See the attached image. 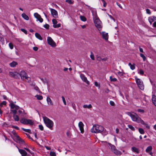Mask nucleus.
Returning a JSON list of instances; mask_svg holds the SVG:
<instances>
[{
	"label": "nucleus",
	"instance_id": "338daca9",
	"mask_svg": "<svg viewBox=\"0 0 156 156\" xmlns=\"http://www.w3.org/2000/svg\"><path fill=\"white\" fill-rule=\"evenodd\" d=\"M31 131L30 129H27V132L29 133H31Z\"/></svg>",
	"mask_w": 156,
	"mask_h": 156
},
{
	"label": "nucleus",
	"instance_id": "f8f14e48",
	"mask_svg": "<svg viewBox=\"0 0 156 156\" xmlns=\"http://www.w3.org/2000/svg\"><path fill=\"white\" fill-rule=\"evenodd\" d=\"M34 17L37 19V21H39L41 23H42L43 21V19L41 17V16L37 12L34 14Z\"/></svg>",
	"mask_w": 156,
	"mask_h": 156
},
{
	"label": "nucleus",
	"instance_id": "a211bd4d",
	"mask_svg": "<svg viewBox=\"0 0 156 156\" xmlns=\"http://www.w3.org/2000/svg\"><path fill=\"white\" fill-rule=\"evenodd\" d=\"M18 149L20 153L21 154L22 156H27V153L23 149H20L17 146H16Z\"/></svg>",
	"mask_w": 156,
	"mask_h": 156
},
{
	"label": "nucleus",
	"instance_id": "c03bdc74",
	"mask_svg": "<svg viewBox=\"0 0 156 156\" xmlns=\"http://www.w3.org/2000/svg\"><path fill=\"white\" fill-rule=\"evenodd\" d=\"M101 1H102V2L103 3V6L104 7H105L106 6V5H107L106 3L105 2V1L104 0H101Z\"/></svg>",
	"mask_w": 156,
	"mask_h": 156
},
{
	"label": "nucleus",
	"instance_id": "9d476101",
	"mask_svg": "<svg viewBox=\"0 0 156 156\" xmlns=\"http://www.w3.org/2000/svg\"><path fill=\"white\" fill-rule=\"evenodd\" d=\"M108 144L111 147V149L112 151L115 154L117 155L120 154H121V152L118 150H117L116 149L115 147L113 145H112L110 143H108Z\"/></svg>",
	"mask_w": 156,
	"mask_h": 156
},
{
	"label": "nucleus",
	"instance_id": "8fccbe9b",
	"mask_svg": "<svg viewBox=\"0 0 156 156\" xmlns=\"http://www.w3.org/2000/svg\"><path fill=\"white\" fill-rule=\"evenodd\" d=\"M138 112H140L141 113H144V111L143 109H139L137 110Z\"/></svg>",
	"mask_w": 156,
	"mask_h": 156
},
{
	"label": "nucleus",
	"instance_id": "de8ad7c7",
	"mask_svg": "<svg viewBox=\"0 0 156 156\" xmlns=\"http://www.w3.org/2000/svg\"><path fill=\"white\" fill-rule=\"evenodd\" d=\"M9 48H10V49H12L13 48V45L11 43H9Z\"/></svg>",
	"mask_w": 156,
	"mask_h": 156
},
{
	"label": "nucleus",
	"instance_id": "f704fd0d",
	"mask_svg": "<svg viewBox=\"0 0 156 156\" xmlns=\"http://www.w3.org/2000/svg\"><path fill=\"white\" fill-rule=\"evenodd\" d=\"M110 79L111 81L115 82L117 80L116 78H113L112 76H110Z\"/></svg>",
	"mask_w": 156,
	"mask_h": 156
},
{
	"label": "nucleus",
	"instance_id": "5701e85b",
	"mask_svg": "<svg viewBox=\"0 0 156 156\" xmlns=\"http://www.w3.org/2000/svg\"><path fill=\"white\" fill-rule=\"evenodd\" d=\"M131 150L133 151L135 153H139V149L136 147H132L131 148Z\"/></svg>",
	"mask_w": 156,
	"mask_h": 156
},
{
	"label": "nucleus",
	"instance_id": "e2e57ef3",
	"mask_svg": "<svg viewBox=\"0 0 156 156\" xmlns=\"http://www.w3.org/2000/svg\"><path fill=\"white\" fill-rule=\"evenodd\" d=\"M139 50H140V52H143V49L142 48H139Z\"/></svg>",
	"mask_w": 156,
	"mask_h": 156
},
{
	"label": "nucleus",
	"instance_id": "39448f33",
	"mask_svg": "<svg viewBox=\"0 0 156 156\" xmlns=\"http://www.w3.org/2000/svg\"><path fill=\"white\" fill-rule=\"evenodd\" d=\"M20 122L24 124H29L30 125H32L34 123V122L33 120L30 119H27L24 118H23L21 119L20 120Z\"/></svg>",
	"mask_w": 156,
	"mask_h": 156
},
{
	"label": "nucleus",
	"instance_id": "412c9836",
	"mask_svg": "<svg viewBox=\"0 0 156 156\" xmlns=\"http://www.w3.org/2000/svg\"><path fill=\"white\" fill-rule=\"evenodd\" d=\"M48 105H53V103L52 102L51 99L49 97H47L46 99Z\"/></svg>",
	"mask_w": 156,
	"mask_h": 156
},
{
	"label": "nucleus",
	"instance_id": "2eb2a0df",
	"mask_svg": "<svg viewBox=\"0 0 156 156\" xmlns=\"http://www.w3.org/2000/svg\"><path fill=\"white\" fill-rule=\"evenodd\" d=\"M52 22L53 24V27L55 28H58L61 27V24L58 23L57 24V21L56 19H53L52 20Z\"/></svg>",
	"mask_w": 156,
	"mask_h": 156
},
{
	"label": "nucleus",
	"instance_id": "7c9ffc66",
	"mask_svg": "<svg viewBox=\"0 0 156 156\" xmlns=\"http://www.w3.org/2000/svg\"><path fill=\"white\" fill-rule=\"evenodd\" d=\"M129 65L130 66V69L132 70H133L135 69V67L134 64L132 65L130 63H129Z\"/></svg>",
	"mask_w": 156,
	"mask_h": 156
},
{
	"label": "nucleus",
	"instance_id": "bf43d9fd",
	"mask_svg": "<svg viewBox=\"0 0 156 156\" xmlns=\"http://www.w3.org/2000/svg\"><path fill=\"white\" fill-rule=\"evenodd\" d=\"M33 50L35 51H37L38 50V48L37 47H34L33 48Z\"/></svg>",
	"mask_w": 156,
	"mask_h": 156
},
{
	"label": "nucleus",
	"instance_id": "e433bc0d",
	"mask_svg": "<svg viewBox=\"0 0 156 156\" xmlns=\"http://www.w3.org/2000/svg\"><path fill=\"white\" fill-rule=\"evenodd\" d=\"M50 155L51 156H56V154L55 152L51 151L50 153Z\"/></svg>",
	"mask_w": 156,
	"mask_h": 156
},
{
	"label": "nucleus",
	"instance_id": "c85d7f7f",
	"mask_svg": "<svg viewBox=\"0 0 156 156\" xmlns=\"http://www.w3.org/2000/svg\"><path fill=\"white\" fill-rule=\"evenodd\" d=\"M13 117L15 121H18L19 120V117L17 115H13Z\"/></svg>",
	"mask_w": 156,
	"mask_h": 156
},
{
	"label": "nucleus",
	"instance_id": "ea45409f",
	"mask_svg": "<svg viewBox=\"0 0 156 156\" xmlns=\"http://www.w3.org/2000/svg\"><path fill=\"white\" fill-rule=\"evenodd\" d=\"M38 127H39V129L41 130L42 131L44 130V127L42 125H39Z\"/></svg>",
	"mask_w": 156,
	"mask_h": 156
},
{
	"label": "nucleus",
	"instance_id": "f3484780",
	"mask_svg": "<svg viewBox=\"0 0 156 156\" xmlns=\"http://www.w3.org/2000/svg\"><path fill=\"white\" fill-rule=\"evenodd\" d=\"M78 126L81 133H83L84 132L83 129L84 124L82 122H80L78 124Z\"/></svg>",
	"mask_w": 156,
	"mask_h": 156
},
{
	"label": "nucleus",
	"instance_id": "052dcab7",
	"mask_svg": "<svg viewBox=\"0 0 156 156\" xmlns=\"http://www.w3.org/2000/svg\"><path fill=\"white\" fill-rule=\"evenodd\" d=\"M108 15L109 16V17L111 19L113 20L114 21H115V19H114L111 15Z\"/></svg>",
	"mask_w": 156,
	"mask_h": 156
},
{
	"label": "nucleus",
	"instance_id": "58836bf2",
	"mask_svg": "<svg viewBox=\"0 0 156 156\" xmlns=\"http://www.w3.org/2000/svg\"><path fill=\"white\" fill-rule=\"evenodd\" d=\"M24 149L25 150H26L29 153H30L31 154H33V152L31 151L28 148H24Z\"/></svg>",
	"mask_w": 156,
	"mask_h": 156
},
{
	"label": "nucleus",
	"instance_id": "69168bd1",
	"mask_svg": "<svg viewBox=\"0 0 156 156\" xmlns=\"http://www.w3.org/2000/svg\"><path fill=\"white\" fill-rule=\"evenodd\" d=\"M23 110V109H21V110H20L18 111V112H19V113H20V114H21V113H22V110Z\"/></svg>",
	"mask_w": 156,
	"mask_h": 156
},
{
	"label": "nucleus",
	"instance_id": "6e6d98bb",
	"mask_svg": "<svg viewBox=\"0 0 156 156\" xmlns=\"http://www.w3.org/2000/svg\"><path fill=\"white\" fill-rule=\"evenodd\" d=\"M118 74L120 76H122L123 75V73L121 72H119L118 73Z\"/></svg>",
	"mask_w": 156,
	"mask_h": 156
},
{
	"label": "nucleus",
	"instance_id": "f03ea898",
	"mask_svg": "<svg viewBox=\"0 0 156 156\" xmlns=\"http://www.w3.org/2000/svg\"><path fill=\"white\" fill-rule=\"evenodd\" d=\"M92 14L95 25L98 30L100 31L102 27V23L97 16L96 11L95 9L92 10Z\"/></svg>",
	"mask_w": 156,
	"mask_h": 156
},
{
	"label": "nucleus",
	"instance_id": "6e6552de",
	"mask_svg": "<svg viewBox=\"0 0 156 156\" xmlns=\"http://www.w3.org/2000/svg\"><path fill=\"white\" fill-rule=\"evenodd\" d=\"M20 76L22 79L23 80L24 78H25L27 80L28 82H29L30 80V78L27 76L26 73L24 71H21Z\"/></svg>",
	"mask_w": 156,
	"mask_h": 156
},
{
	"label": "nucleus",
	"instance_id": "a18cd8bd",
	"mask_svg": "<svg viewBox=\"0 0 156 156\" xmlns=\"http://www.w3.org/2000/svg\"><path fill=\"white\" fill-rule=\"evenodd\" d=\"M62 100L64 104L65 105H66V101L65 98L63 96H62Z\"/></svg>",
	"mask_w": 156,
	"mask_h": 156
},
{
	"label": "nucleus",
	"instance_id": "dca6fc26",
	"mask_svg": "<svg viewBox=\"0 0 156 156\" xmlns=\"http://www.w3.org/2000/svg\"><path fill=\"white\" fill-rule=\"evenodd\" d=\"M9 106L12 109H15L18 110L19 108V106L15 104L13 102L11 101L10 102Z\"/></svg>",
	"mask_w": 156,
	"mask_h": 156
},
{
	"label": "nucleus",
	"instance_id": "473e14b6",
	"mask_svg": "<svg viewBox=\"0 0 156 156\" xmlns=\"http://www.w3.org/2000/svg\"><path fill=\"white\" fill-rule=\"evenodd\" d=\"M80 19L81 20H82V21H83V22H85V21H86V19L85 18V17L84 16H80Z\"/></svg>",
	"mask_w": 156,
	"mask_h": 156
},
{
	"label": "nucleus",
	"instance_id": "2f4dec72",
	"mask_svg": "<svg viewBox=\"0 0 156 156\" xmlns=\"http://www.w3.org/2000/svg\"><path fill=\"white\" fill-rule=\"evenodd\" d=\"M94 85L95 86L98 88H100V83H98V82L95 81L94 82Z\"/></svg>",
	"mask_w": 156,
	"mask_h": 156
},
{
	"label": "nucleus",
	"instance_id": "680f3d73",
	"mask_svg": "<svg viewBox=\"0 0 156 156\" xmlns=\"http://www.w3.org/2000/svg\"><path fill=\"white\" fill-rule=\"evenodd\" d=\"M45 147L48 150H50L51 149V148L50 147L48 146H45Z\"/></svg>",
	"mask_w": 156,
	"mask_h": 156
},
{
	"label": "nucleus",
	"instance_id": "4d7b16f0",
	"mask_svg": "<svg viewBox=\"0 0 156 156\" xmlns=\"http://www.w3.org/2000/svg\"><path fill=\"white\" fill-rule=\"evenodd\" d=\"M17 110H11V111L12 112V113L14 114V115H15L17 113Z\"/></svg>",
	"mask_w": 156,
	"mask_h": 156
},
{
	"label": "nucleus",
	"instance_id": "9b49d317",
	"mask_svg": "<svg viewBox=\"0 0 156 156\" xmlns=\"http://www.w3.org/2000/svg\"><path fill=\"white\" fill-rule=\"evenodd\" d=\"M14 139L15 141L18 143L20 144H23L24 142L21 138L16 133L15 134Z\"/></svg>",
	"mask_w": 156,
	"mask_h": 156
},
{
	"label": "nucleus",
	"instance_id": "72a5a7b5",
	"mask_svg": "<svg viewBox=\"0 0 156 156\" xmlns=\"http://www.w3.org/2000/svg\"><path fill=\"white\" fill-rule=\"evenodd\" d=\"M90 58H91L92 60H94V55L93 53V52H91V54H90Z\"/></svg>",
	"mask_w": 156,
	"mask_h": 156
},
{
	"label": "nucleus",
	"instance_id": "20e7f679",
	"mask_svg": "<svg viewBox=\"0 0 156 156\" xmlns=\"http://www.w3.org/2000/svg\"><path fill=\"white\" fill-rule=\"evenodd\" d=\"M104 130V127L98 125H95L91 129V132L93 133H100Z\"/></svg>",
	"mask_w": 156,
	"mask_h": 156
},
{
	"label": "nucleus",
	"instance_id": "c756f323",
	"mask_svg": "<svg viewBox=\"0 0 156 156\" xmlns=\"http://www.w3.org/2000/svg\"><path fill=\"white\" fill-rule=\"evenodd\" d=\"M34 89L36 90L37 92L40 93H41V92L40 91L38 87L37 86H34Z\"/></svg>",
	"mask_w": 156,
	"mask_h": 156
},
{
	"label": "nucleus",
	"instance_id": "3c124183",
	"mask_svg": "<svg viewBox=\"0 0 156 156\" xmlns=\"http://www.w3.org/2000/svg\"><path fill=\"white\" fill-rule=\"evenodd\" d=\"M66 2L70 4H72L73 3V2L71 0H66Z\"/></svg>",
	"mask_w": 156,
	"mask_h": 156
},
{
	"label": "nucleus",
	"instance_id": "bb28decb",
	"mask_svg": "<svg viewBox=\"0 0 156 156\" xmlns=\"http://www.w3.org/2000/svg\"><path fill=\"white\" fill-rule=\"evenodd\" d=\"M35 35L36 37L39 39L40 40H42V38L41 36L39 34L37 33H36L35 34Z\"/></svg>",
	"mask_w": 156,
	"mask_h": 156
},
{
	"label": "nucleus",
	"instance_id": "393cba45",
	"mask_svg": "<svg viewBox=\"0 0 156 156\" xmlns=\"http://www.w3.org/2000/svg\"><path fill=\"white\" fill-rule=\"evenodd\" d=\"M17 62L15 61H13L10 64V65L11 67H14L17 65Z\"/></svg>",
	"mask_w": 156,
	"mask_h": 156
},
{
	"label": "nucleus",
	"instance_id": "5fc2aeb1",
	"mask_svg": "<svg viewBox=\"0 0 156 156\" xmlns=\"http://www.w3.org/2000/svg\"><path fill=\"white\" fill-rule=\"evenodd\" d=\"M21 30L22 32H24L25 34H27V32L26 30H25V29H21Z\"/></svg>",
	"mask_w": 156,
	"mask_h": 156
},
{
	"label": "nucleus",
	"instance_id": "49530a36",
	"mask_svg": "<svg viewBox=\"0 0 156 156\" xmlns=\"http://www.w3.org/2000/svg\"><path fill=\"white\" fill-rule=\"evenodd\" d=\"M44 27L45 28L47 29H48L49 28V26L48 24H45L44 25Z\"/></svg>",
	"mask_w": 156,
	"mask_h": 156
},
{
	"label": "nucleus",
	"instance_id": "ddd939ff",
	"mask_svg": "<svg viewBox=\"0 0 156 156\" xmlns=\"http://www.w3.org/2000/svg\"><path fill=\"white\" fill-rule=\"evenodd\" d=\"M50 10L51 14L53 17L55 18H57L58 17V12L56 10L52 8H50Z\"/></svg>",
	"mask_w": 156,
	"mask_h": 156
},
{
	"label": "nucleus",
	"instance_id": "4468645a",
	"mask_svg": "<svg viewBox=\"0 0 156 156\" xmlns=\"http://www.w3.org/2000/svg\"><path fill=\"white\" fill-rule=\"evenodd\" d=\"M80 76L82 81L85 82L88 85L89 84V81L87 80V77L85 76L84 74H80Z\"/></svg>",
	"mask_w": 156,
	"mask_h": 156
},
{
	"label": "nucleus",
	"instance_id": "cd10ccee",
	"mask_svg": "<svg viewBox=\"0 0 156 156\" xmlns=\"http://www.w3.org/2000/svg\"><path fill=\"white\" fill-rule=\"evenodd\" d=\"M83 107L84 108H90L92 107V105L91 104L89 105H83Z\"/></svg>",
	"mask_w": 156,
	"mask_h": 156
},
{
	"label": "nucleus",
	"instance_id": "79ce46f5",
	"mask_svg": "<svg viewBox=\"0 0 156 156\" xmlns=\"http://www.w3.org/2000/svg\"><path fill=\"white\" fill-rule=\"evenodd\" d=\"M16 73L15 72H10L9 73V74L10 75L14 76L16 75Z\"/></svg>",
	"mask_w": 156,
	"mask_h": 156
},
{
	"label": "nucleus",
	"instance_id": "0e129e2a",
	"mask_svg": "<svg viewBox=\"0 0 156 156\" xmlns=\"http://www.w3.org/2000/svg\"><path fill=\"white\" fill-rule=\"evenodd\" d=\"M154 27H156V22H155L153 24Z\"/></svg>",
	"mask_w": 156,
	"mask_h": 156
},
{
	"label": "nucleus",
	"instance_id": "b1692460",
	"mask_svg": "<svg viewBox=\"0 0 156 156\" xmlns=\"http://www.w3.org/2000/svg\"><path fill=\"white\" fill-rule=\"evenodd\" d=\"M22 16L26 20H27L29 19L28 16L24 13H23L22 14Z\"/></svg>",
	"mask_w": 156,
	"mask_h": 156
},
{
	"label": "nucleus",
	"instance_id": "774afa93",
	"mask_svg": "<svg viewBox=\"0 0 156 156\" xmlns=\"http://www.w3.org/2000/svg\"><path fill=\"white\" fill-rule=\"evenodd\" d=\"M109 92V90L108 89H106L105 90V92L108 93Z\"/></svg>",
	"mask_w": 156,
	"mask_h": 156
},
{
	"label": "nucleus",
	"instance_id": "6ab92c4d",
	"mask_svg": "<svg viewBox=\"0 0 156 156\" xmlns=\"http://www.w3.org/2000/svg\"><path fill=\"white\" fill-rule=\"evenodd\" d=\"M148 20L151 24L154 20H156V17L154 16H150L148 18Z\"/></svg>",
	"mask_w": 156,
	"mask_h": 156
},
{
	"label": "nucleus",
	"instance_id": "0eeeda50",
	"mask_svg": "<svg viewBox=\"0 0 156 156\" xmlns=\"http://www.w3.org/2000/svg\"><path fill=\"white\" fill-rule=\"evenodd\" d=\"M48 43L52 47H55L56 44L55 42L50 37H48L47 39Z\"/></svg>",
	"mask_w": 156,
	"mask_h": 156
},
{
	"label": "nucleus",
	"instance_id": "a19ab883",
	"mask_svg": "<svg viewBox=\"0 0 156 156\" xmlns=\"http://www.w3.org/2000/svg\"><path fill=\"white\" fill-rule=\"evenodd\" d=\"M140 56L143 58V60L145 61L146 58L145 56L142 54H140Z\"/></svg>",
	"mask_w": 156,
	"mask_h": 156
},
{
	"label": "nucleus",
	"instance_id": "37998d69",
	"mask_svg": "<svg viewBox=\"0 0 156 156\" xmlns=\"http://www.w3.org/2000/svg\"><path fill=\"white\" fill-rule=\"evenodd\" d=\"M6 102L5 101H4L0 104V106L1 107H2L3 106V105H6Z\"/></svg>",
	"mask_w": 156,
	"mask_h": 156
},
{
	"label": "nucleus",
	"instance_id": "a878e982",
	"mask_svg": "<svg viewBox=\"0 0 156 156\" xmlns=\"http://www.w3.org/2000/svg\"><path fill=\"white\" fill-rule=\"evenodd\" d=\"M35 97L38 100H41L43 99V97L41 95H36L35 96Z\"/></svg>",
	"mask_w": 156,
	"mask_h": 156
},
{
	"label": "nucleus",
	"instance_id": "f257e3e1",
	"mask_svg": "<svg viewBox=\"0 0 156 156\" xmlns=\"http://www.w3.org/2000/svg\"><path fill=\"white\" fill-rule=\"evenodd\" d=\"M126 114L130 116L133 121L136 122L138 123H141L142 124L145 125L146 127L148 129L150 128V126L145 123L143 120H142L137 115L133 112H127Z\"/></svg>",
	"mask_w": 156,
	"mask_h": 156
},
{
	"label": "nucleus",
	"instance_id": "4c0bfd02",
	"mask_svg": "<svg viewBox=\"0 0 156 156\" xmlns=\"http://www.w3.org/2000/svg\"><path fill=\"white\" fill-rule=\"evenodd\" d=\"M128 127L132 130H135V129L131 125H128Z\"/></svg>",
	"mask_w": 156,
	"mask_h": 156
},
{
	"label": "nucleus",
	"instance_id": "aec40b11",
	"mask_svg": "<svg viewBox=\"0 0 156 156\" xmlns=\"http://www.w3.org/2000/svg\"><path fill=\"white\" fill-rule=\"evenodd\" d=\"M152 149V147L151 146H150L147 147L146 150V151L147 152L149 153L151 155H152V153L150 151H151Z\"/></svg>",
	"mask_w": 156,
	"mask_h": 156
},
{
	"label": "nucleus",
	"instance_id": "603ef678",
	"mask_svg": "<svg viewBox=\"0 0 156 156\" xmlns=\"http://www.w3.org/2000/svg\"><path fill=\"white\" fill-rule=\"evenodd\" d=\"M110 105L112 106H113L115 105V104L114 102L112 101H110L109 102Z\"/></svg>",
	"mask_w": 156,
	"mask_h": 156
},
{
	"label": "nucleus",
	"instance_id": "423d86ee",
	"mask_svg": "<svg viewBox=\"0 0 156 156\" xmlns=\"http://www.w3.org/2000/svg\"><path fill=\"white\" fill-rule=\"evenodd\" d=\"M136 81L138 87L141 90L144 89V85L143 82L140 79L135 77Z\"/></svg>",
	"mask_w": 156,
	"mask_h": 156
},
{
	"label": "nucleus",
	"instance_id": "1a4fd4ad",
	"mask_svg": "<svg viewBox=\"0 0 156 156\" xmlns=\"http://www.w3.org/2000/svg\"><path fill=\"white\" fill-rule=\"evenodd\" d=\"M102 37L106 41H108V35L107 33L105 31H102L100 32Z\"/></svg>",
	"mask_w": 156,
	"mask_h": 156
},
{
	"label": "nucleus",
	"instance_id": "4be33fe9",
	"mask_svg": "<svg viewBox=\"0 0 156 156\" xmlns=\"http://www.w3.org/2000/svg\"><path fill=\"white\" fill-rule=\"evenodd\" d=\"M152 100L153 103L156 106V96L155 95H152Z\"/></svg>",
	"mask_w": 156,
	"mask_h": 156
},
{
	"label": "nucleus",
	"instance_id": "c9c22d12",
	"mask_svg": "<svg viewBox=\"0 0 156 156\" xmlns=\"http://www.w3.org/2000/svg\"><path fill=\"white\" fill-rule=\"evenodd\" d=\"M139 131L141 134H143L144 133V129L142 128H139Z\"/></svg>",
	"mask_w": 156,
	"mask_h": 156
},
{
	"label": "nucleus",
	"instance_id": "13d9d810",
	"mask_svg": "<svg viewBox=\"0 0 156 156\" xmlns=\"http://www.w3.org/2000/svg\"><path fill=\"white\" fill-rule=\"evenodd\" d=\"M72 105L73 109H76V106L75 104H74V103H72Z\"/></svg>",
	"mask_w": 156,
	"mask_h": 156
},
{
	"label": "nucleus",
	"instance_id": "09e8293b",
	"mask_svg": "<svg viewBox=\"0 0 156 156\" xmlns=\"http://www.w3.org/2000/svg\"><path fill=\"white\" fill-rule=\"evenodd\" d=\"M138 73L140 75H143L144 73V72L143 70L140 69L138 72Z\"/></svg>",
	"mask_w": 156,
	"mask_h": 156
},
{
	"label": "nucleus",
	"instance_id": "7ed1b4c3",
	"mask_svg": "<svg viewBox=\"0 0 156 156\" xmlns=\"http://www.w3.org/2000/svg\"><path fill=\"white\" fill-rule=\"evenodd\" d=\"M43 120L46 126L51 129H52L54 126L53 122L46 116L43 117Z\"/></svg>",
	"mask_w": 156,
	"mask_h": 156
},
{
	"label": "nucleus",
	"instance_id": "864d4df0",
	"mask_svg": "<svg viewBox=\"0 0 156 156\" xmlns=\"http://www.w3.org/2000/svg\"><path fill=\"white\" fill-rule=\"evenodd\" d=\"M146 11L147 13L150 14L151 13V12L150 10L149 9H146Z\"/></svg>",
	"mask_w": 156,
	"mask_h": 156
}]
</instances>
